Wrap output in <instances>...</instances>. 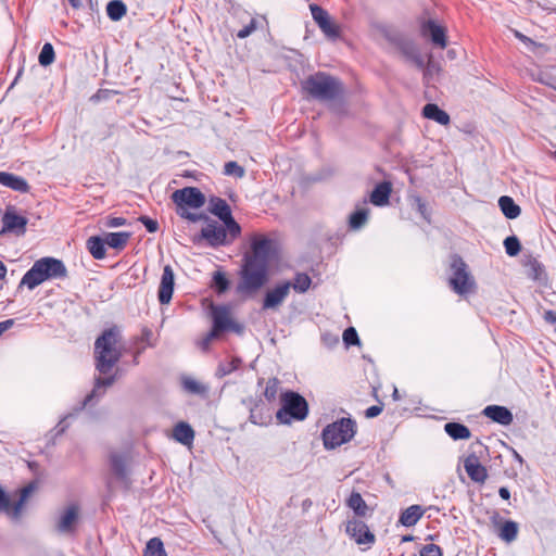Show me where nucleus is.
Instances as JSON below:
<instances>
[{
  "mask_svg": "<svg viewBox=\"0 0 556 556\" xmlns=\"http://www.w3.org/2000/svg\"><path fill=\"white\" fill-rule=\"evenodd\" d=\"M47 280L67 278L68 273L64 263L51 256L41 257L37 261Z\"/></svg>",
  "mask_w": 556,
  "mask_h": 556,
  "instance_id": "nucleus-18",
  "label": "nucleus"
},
{
  "mask_svg": "<svg viewBox=\"0 0 556 556\" xmlns=\"http://www.w3.org/2000/svg\"><path fill=\"white\" fill-rule=\"evenodd\" d=\"M121 339L119 329L114 326L105 329L94 342L96 369L102 374H109L119 362L122 352L116 348Z\"/></svg>",
  "mask_w": 556,
  "mask_h": 556,
  "instance_id": "nucleus-3",
  "label": "nucleus"
},
{
  "mask_svg": "<svg viewBox=\"0 0 556 556\" xmlns=\"http://www.w3.org/2000/svg\"><path fill=\"white\" fill-rule=\"evenodd\" d=\"M525 267H527V276L534 281H542L546 278V273L542 263H540L531 254L525 256Z\"/></svg>",
  "mask_w": 556,
  "mask_h": 556,
  "instance_id": "nucleus-28",
  "label": "nucleus"
},
{
  "mask_svg": "<svg viewBox=\"0 0 556 556\" xmlns=\"http://www.w3.org/2000/svg\"><path fill=\"white\" fill-rule=\"evenodd\" d=\"M229 279L224 271L216 270L213 274L211 288L216 292V294H224L229 289Z\"/></svg>",
  "mask_w": 556,
  "mask_h": 556,
  "instance_id": "nucleus-41",
  "label": "nucleus"
},
{
  "mask_svg": "<svg viewBox=\"0 0 556 556\" xmlns=\"http://www.w3.org/2000/svg\"><path fill=\"white\" fill-rule=\"evenodd\" d=\"M46 280L47 279L43 276L42 269L36 261L33 266L24 274L22 280L20 281L18 288L26 286L29 290H33Z\"/></svg>",
  "mask_w": 556,
  "mask_h": 556,
  "instance_id": "nucleus-25",
  "label": "nucleus"
},
{
  "mask_svg": "<svg viewBox=\"0 0 556 556\" xmlns=\"http://www.w3.org/2000/svg\"><path fill=\"white\" fill-rule=\"evenodd\" d=\"M75 414H70L67 416H65L60 422L59 425L55 427V435H61L62 433L65 432V430L67 429L68 427V424H66V419L70 418V417H73Z\"/></svg>",
  "mask_w": 556,
  "mask_h": 556,
  "instance_id": "nucleus-64",
  "label": "nucleus"
},
{
  "mask_svg": "<svg viewBox=\"0 0 556 556\" xmlns=\"http://www.w3.org/2000/svg\"><path fill=\"white\" fill-rule=\"evenodd\" d=\"M222 333L212 327V329L199 341L198 344L202 351L206 352L210 350L212 341L218 339Z\"/></svg>",
  "mask_w": 556,
  "mask_h": 556,
  "instance_id": "nucleus-55",
  "label": "nucleus"
},
{
  "mask_svg": "<svg viewBox=\"0 0 556 556\" xmlns=\"http://www.w3.org/2000/svg\"><path fill=\"white\" fill-rule=\"evenodd\" d=\"M291 281H281L267 289L262 301V309H278L290 293Z\"/></svg>",
  "mask_w": 556,
  "mask_h": 556,
  "instance_id": "nucleus-12",
  "label": "nucleus"
},
{
  "mask_svg": "<svg viewBox=\"0 0 556 556\" xmlns=\"http://www.w3.org/2000/svg\"><path fill=\"white\" fill-rule=\"evenodd\" d=\"M181 384L185 391L190 394L200 395L203 399H206L210 393V388L206 384H203L193 378L184 377L181 380Z\"/></svg>",
  "mask_w": 556,
  "mask_h": 556,
  "instance_id": "nucleus-33",
  "label": "nucleus"
},
{
  "mask_svg": "<svg viewBox=\"0 0 556 556\" xmlns=\"http://www.w3.org/2000/svg\"><path fill=\"white\" fill-rule=\"evenodd\" d=\"M250 249L242 258L239 293L252 294L263 288L268 281L269 264L278 254L276 242L262 235L251 238Z\"/></svg>",
  "mask_w": 556,
  "mask_h": 556,
  "instance_id": "nucleus-1",
  "label": "nucleus"
},
{
  "mask_svg": "<svg viewBox=\"0 0 556 556\" xmlns=\"http://www.w3.org/2000/svg\"><path fill=\"white\" fill-rule=\"evenodd\" d=\"M281 407L276 413L279 424L289 425L292 420L302 421L308 415V403L294 391H286L280 396Z\"/></svg>",
  "mask_w": 556,
  "mask_h": 556,
  "instance_id": "nucleus-5",
  "label": "nucleus"
},
{
  "mask_svg": "<svg viewBox=\"0 0 556 556\" xmlns=\"http://www.w3.org/2000/svg\"><path fill=\"white\" fill-rule=\"evenodd\" d=\"M79 520V506L76 503L70 504L60 515L55 530L62 534H73Z\"/></svg>",
  "mask_w": 556,
  "mask_h": 556,
  "instance_id": "nucleus-16",
  "label": "nucleus"
},
{
  "mask_svg": "<svg viewBox=\"0 0 556 556\" xmlns=\"http://www.w3.org/2000/svg\"><path fill=\"white\" fill-rule=\"evenodd\" d=\"M242 404L250 410L249 420L257 426H267L273 419L270 408L260 399L248 397L242 400Z\"/></svg>",
  "mask_w": 556,
  "mask_h": 556,
  "instance_id": "nucleus-13",
  "label": "nucleus"
},
{
  "mask_svg": "<svg viewBox=\"0 0 556 556\" xmlns=\"http://www.w3.org/2000/svg\"><path fill=\"white\" fill-rule=\"evenodd\" d=\"M241 364H242V361L239 357H232L230 361L222 362L217 366L215 376L217 378H223L225 376H228L231 372H233L235 370H237L241 366Z\"/></svg>",
  "mask_w": 556,
  "mask_h": 556,
  "instance_id": "nucleus-42",
  "label": "nucleus"
},
{
  "mask_svg": "<svg viewBox=\"0 0 556 556\" xmlns=\"http://www.w3.org/2000/svg\"><path fill=\"white\" fill-rule=\"evenodd\" d=\"M419 556H443V551L439 545L430 543L420 548Z\"/></svg>",
  "mask_w": 556,
  "mask_h": 556,
  "instance_id": "nucleus-56",
  "label": "nucleus"
},
{
  "mask_svg": "<svg viewBox=\"0 0 556 556\" xmlns=\"http://www.w3.org/2000/svg\"><path fill=\"white\" fill-rule=\"evenodd\" d=\"M175 275L170 265H165L159 286L157 298L161 304H168L173 298Z\"/></svg>",
  "mask_w": 556,
  "mask_h": 556,
  "instance_id": "nucleus-19",
  "label": "nucleus"
},
{
  "mask_svg": "<svg viewBox=\"0 0 556 556\" xmlns=\"http://www.w3.org/2000/svg\"><path fill=\"white\" fill-rule=\"evenodd\" d=\"M224 174L242 178L245 174L244 168L235 161H229L224 166Z\"/></svg>",
  "mask_w": 556,
  "mask_h": 556,
  "instance_id": "nucleus-53",
  "label": "nucleus"
},
{
  "mask_svg": "<svg viewBox=\"0 0 556 556\" xmlns=\"http://www.w3.org/2000/svg\"><path fill=\"white\" fill-rule=\"evenodd\" d=\"M357 431L356 421L350 417H342L327 425L321 431V439L326 450H333L350 442Z\"/></svg>",
  "mask_w": 556,
  "mask_h": 556,
  "instance_id": "nucleus-4",
  "label": "nucleus"
},
{
  "mask_svg": "<svg viewBox=\"0 0 556 556\" xmlns=\"http://www.w3.org/2000/svg\"><path fill=\"white\" fill-rule=\"evenodd\" d=\"M444 431L455 441L468 440L471 437L469 428L456 421L446 422L444 425Z\"/></svg>",
  "mask_w": 556,
  "mask_h": 556,
  "instance_id": "nucleus-32",
  "label": "nucleus"
},
{
  "mask_svg": "<svg viewBox=\"0 0 556 556\" xmlns=\"http://www.w3.org/2000/svg\"><path fill=\"white\" fill-rule=\"evenodd\" d=\"M176 214L180 218L187 219L191 223H197V222L203 220L207 224L208 220H211V218L204 213H191L185 208H176Z\"/></svg>",
  "mask_w": 556,
  "mask_h": 556,
  "instance_id": "nucleus-50",
  "label": "nucleus"
},
{
  "mask_svg": "<svg viewBox=\"0 0 556 556\" xmlns=\"http://www.w3.org/2000/svg\"><path fill=\"white\" fill-rule=\"evenodd\" d=\"M115 375L105 378L97 377L94 380L93 389L89 394L86 395V397L81 401L79 406L75 408V414L79 413L86 406L90 405L93 399L101 397L105 392V388L111 387L115 382Z\"/></svg>",
  "mask_w": 556,
  "mask_h": 556,
  "instance_id": "nucleus-20",
  "label": "nucleus"
},
{
  "mask_svg": "<svg viewBox=\"0 0 556 556\" xmlns=\"http://www.w3.org/2000/svg\"><path fill=\"white\" fill-rule=\"evenodd\" d=\"M420 34L422 37L429 38L434 46L441 49H444L447 45L445 28L433 20L420 23Z\"/></svg>",
  "mask_w": 556,
  "mask_h": 556,
  "instance_id": "nucleus-17",
  "label": "nucleus"
},
{
  "mask_svg": "<svg viewBox=\"0 0 556 556\" xmlns=\"http://www.w3.org/2000/svg\"><path fill=\"white\" fill-rule=\"evenodd\" d=\"M256 28V21L252 18L248 25H245L242 29L237 33V37L240 39H244L249 37Z\"/></svg>",
  "mask_w": 556,
  "mask_h": 556,
  "instance_id": "nucleus-59",
  "label": "nucleus"
},
{
  "mask_svg": "<svg viewBox=\"0 0 556 556\" xmlns=\"http://www.w3.org/2000/svg\"><path fill=\"white\" fill-rule=\"evenodd\" d=\"M279 389V380L277 378H271L267 381L264 396L268 402H273L276 400L277 393Z\"/></svg>",
  "mask_w": 556,
  "mask_h": 556,
  "instance_id": "nucleus-54",
  "label": "nucleus"
},
{
  "mask_svg": "<svg viewBox=\"0 0 556 556\" xmlns=\"http://www.w3.org/2000/svg\"><path fill=\"white\" fill-rule=\"evenodd\" d=\"M498 206H500L502 213L504 214V216L508 219H515L521 213L520 206L518 204H516L515 201L513 200V198H510L508 195H502L498 199Z\"/></svg>",
  "mask_w": 556,
  "mask_h": 556,
  "instance_id": "nucleus-34",
  "label": "nucleus"
},
{
  "mask_svg": "<svg viewBox=\"0 0 556 556\" xmlns=\"http://www.w3.org/2000/svg\"><path fill=\"white\" fill-rule=\"evenodd\" d=\"M493 523L498 527L497 535L504 542L510 543L518 535V523L513 520H503L497 515L493 517Z\"/></svg>",
  "mask_w": 556,
  "mask_h": 556,
  "instance_id": "nucleus-22",
  "label": "nucleus"
},
{
  "mask_svg": "<svg viewBox=\"0 0 556 556\" xmlns=\"http://www.w3.org/2000/svg\"><path fill=\"white\" fill-rule=\"evenodd\" d=\"M450 268L452 275L448 282L454 292L464 295L475 290L476 281L468 269V265L460 255L453 254L451 256Z\"/></svg>",
  "mask_w": 556,
  "mask_h": 556,
  "instance_id": "nucleus-6",
  "label": "nucleus"
},
{
  "mask_svg": "<svg viewBox=\"0 0 556 556\" xmlns=\"http://www.w3.org/2000/svg\"><path fill=\"white\" fill-rule=\"evenodd\" d=\"M382 412V406L381 405H372L370 407H368L366 410H365V416L367 418H375L377 417L378 415H380Z\"/></svg>",
  "mask_w": 556,
  "mask_h": 556,
  "instance_id": "nucleus-62",
  "label": "nucleus"
},
{
  "mask_svg": "<svg viewBox=\"0 0 556 556\" xmlns=\"http://www.w3.org/2000/svg\"><path fill=\"white\" fill-rule=\"evenodd\" d=\"M38 484L36 481L29 482L27 485L20 490L18 500L15 501V514H22L23 507L31 495V493L37 489Z\"/></svg>",
  "mask_w": 556,
  "mask_h": 556,
  "instance_id": "nucleus-44",
  "label": "nucleus"
},
{
  "mask_svg": "<svg viewBox=\"0 0 556 556\" xmlns=\"http://www.w3.org/2000/svg\"><path fill=\"white\" fill-rule=\"evenodd\" d=\"M478 447L479 451H473L468 454V456L464 459V468L468 475V477L477 483H484L488 479V470L484 466L480 464L479 456L483 451H486L488 447L483 445L480 441L471 444V448Z\"/></svg>",
  "mask_w": 556,
  "mask_h": 556,
  "instance_id": "nucleus-11",
  "label": "nucleus"
},
{
  "mask_svg": "<svg viewBox=\"0 0 556 556\" xmlns=\"http://www.w3.org/2000/svg\"><path fill=\"white\" fill-rule=\"evenodd\" d=\"M342 340L346 348L361 344L358 333L354 327H349L343 331Z\"/></svg>",
  "mask_w": 556,
  "mask_h": 556,
  "instance_id": "nucleus-51",
  "label": "nucleus"
},
{
  "mask_svg": "<svg viewBox=\"0 0 556 556\" xmlns=\"http://www.w3.org/2000/svg\"><path fill=\"white\" fill-rule=\"evenodd\" d=\"M392 191L391 184L382 181L378 184L370 193V202L376 206H383L389 203Z\"/></svg>",
  "mask_w": 556,
  "mask_h": 556,
  "instance_id": "nucleus-29",
  "label": "nucleus"
},
{
  "mask_svg": "<svg viewBox=\"0 0 556 556\" xmlns=\"http://www.w3.org/2000/svg\"><path fill=\"white\" fill-rule=\"evenodd\" d=\"M194 430L185 421H179L173 429V438L187 446H190L194 440Z\"/></svg>",
  "mask_w": 556,
  "mask_h": 556,
  "instance_id": "nucleus-27",
  "label": "nucleus"
},
{
  "mask_svg": "<svg viewBox=\"0 0 556 556\" xmlns=\"http://www.w3.org/2000/svg\"><path fill=\"white\" fill-rule=\"evenodd\" d=\"M503 244L508 256H516L521 251L520 240L515 235L505 238Z\"/></svg>",
  "mask_w": 556,
  "mask_h": 556,
  "instance_id": "nucleus-49",
  "label": "nucleus"
},
{
  "mask_svg": "<svg viewBox=\"0 0 556 556\" xmlns=\"http://www.w3.org/2000/svg\"><path fill=\"white\" fill-rule=\"evenodd\" d=\"M482 414L502 426H508L514 420L513 413L507 407L501 405H489L482 410Z\"/></svg>",
  "mask_w": 556,
  "mask_h": 556,
  "instance_id": "nucleus-21",
  "label": "nucleus"
},
{
  "mask_svg": "<svg viewBox=\"0 0 556 556\" xmlns=\"http://www.w3.org/2000/svg\"><path fill=\"white\" fill-rule=\"evenodd\" d=\"M208 204V211L219 218L232 238H238L241 235V226L233 218L231 208L226 200L213 195L210 198Z\"/></svg>",
  "mask_w": 556,
  "mask_h": 556,
  "instance_id": "nucleus-7",
  "label": "nucleus"
},
{
  "mask_svg": "<svg viewBox=\"0 0 556 556\" xmlns=\"http://www.w3.org/2000/svg\"><path fill=\"white\" fill-rule=\"evenodd\" d=\"M311 285L312 279L306 273H296L293 282H291V288L299 293H304L309 289Z\"/></svg>",
  "mask_w": 556,
  "mask_h": 556,
  "instance_id": "nucleus-45",
  "label": "nucleus"
},
{
  "mask_svg": "<svg viewBox=\"0 0 556 556\" xmlns=\"http://www.w3.org/2000/svg\"><path fill=\"white\" fill-rule=\"evenodd\" d=\"M345 532L359 545L372 544L376 541V536L369 530V527L357 518H353L346 522Z\"/></svg>",
  "mask_w": 556,
  "mask_h": 556,
  "instance_id": "nucleus-15",
  "label": "nucleus"
},
{
  "mask_svg": "<svg viewBox=\"0 0 556 556\" xmlns=\"http://www.w3.org/2000/svg\"><path fill=\"white\" fill-rule=\"evenodd\" d=\"M87 249L96 260H103L106 255L105 240L100 236H92L87 240Z\"/></svg>",
  "mask_w": 556,
  "mask_h": 556,
  "instance_id": "nucleus-35",
  "label": "nucleus"
},
{
  "mask_svg": "<svg viewBox=\"0 0 556 556\" xmlns=\"http://www.w3.org/2000/svg\"><path fill=\"white\" fill-rule=\"evenodd\" d=\"M369 208L358 207L349 217V227L353 230L361 229L368 219Z\"/></svg>",
  "mask_w": 556,
  "mask_h": 556,
  "instance_id": "nucleus-39",
  "label": "nucleus"
},
{
  "mask_svg": "<svg viewBox=\"0 0 556 556\" xmlns=\"http://www.w3.org/2000/svg\"><path fill=\"white\" fill-rule=\"evenodd\" d=\"M38 484L36 481L29 482L27 485L20 490L18 500L15 501V514H22L23 507L31 495V493L37 489Z\"/></svg>",
  "mask_w": 556,
  "mask_h": 556,
  "instance_id": "nucleus-43",
  "label": "nucleus"
},
{
  "mask_svg": "<svg viewBox=\"0 0 556 556\" xmlns=\"http://www.w3.org/2000/svg\"><path fill=\"white\" fill-rule=\"evenodd\" d=\"M143 556H167L162 540L160 538L150 539Z\"/></svg>",
  "mask_w": 556,
  "mask_h": 556,
  "instance_id": "nucleus-46",
  "label": "nucleus"
},
{
  "mask_svg": "<svg viewBox=\"0 0 556 556\" xmlns=\"http://www.w3.org/2000/svg\"><path fill=\"white\" fill-rule=\"evenodd\" d=\"M539 81L556 90V78L547 73L540 74Z\"/></svg>",
  "mask_w": 556,
  "mask_h": 556,
  "instance_id": "nucleus-60",
  "label": "nucleus"
},
{
  "mask_svg": "<svg viewBox=\"0 0 556 556\" xmlns=\"http://www.w3.org/2000/svg\"><path fill=\"white\" fill-rule=\"evenodd\" d=\"M422 116L446 126L450 124V115L435 103H427L422 108Z\"/></svg>",
  "mask_w": 556,
  "mask_h": 556,
  "instance_id": "nucleus-26",
  "label": "nucleus"
},
{
  "mask_svg": "<svg viewBox=\"0 0 556 556\" xmlns=\"http://www.w3.org/2000/svg\"><path fill=\"white\" fill-rule=\"evenodd\" d=\"M75 414H70L67 416H65L60 422L59 425L55 427V435H61L62 433L65 432V430L67 429L68 427V424H66V419L70 418V417H73Z\"/></svg>",
  "mask_w": 556,
  "mask_h": 556,
  "instance_id": "nucleus-63",
  "label": "nucleus"
},
{
  "mask_svg": "<svg viewBox=\"0 0 556 556\" xmlns=\"http://www.w3.org/2000/svg\"><path fill=\"white\" fill-rule=\"evenodd\" d=\"M176 208H200L205 204L204 193L197 187H185L173 192Z\"/></svg>",
  "mask_w": 556,
  "mask_h": 556,
  "instance_id": "nucleus-10",
  "label": "nucleus"
},
{
  "mask_svg": "<svg viewBox=\"0 0 556 556\" xmlns=\"http://www.w3.org/2000/svg\"><path fill=\"white\" fill-rule=\"evenodd\" d=\"M346 505L351 508L357 517H366L370 508L358 492L353 491L346 500Z\"/></svg>",
  "mask_w": 556,
  "mask_h": 556,
  "instance_id": "nucleus-30",
  "label": "nucleus"
},
{
  "mask_svg": "<svg viewBox=\"0 0 556 556\" xmlns=\"http://www.w3.org/2000/svg\"><path fill=\"white\" fill-rule=\"evenodd\" d=\"M309 10L312 17L317 25H320L323 22L330 17L329 13L316 3L309 4Z\"/></svg>",
  "mask_w": 556,
  "mask_h": 556,
  "instance_id": "nucleus-52",
  "label": "nucleus"
},
{
  "mask_svg": "<svg viewBox=\"0 0 556 556\" xmlns=\"http://www.w3.org/2000/svg\"><path fill=\"white\" fill-rule=\"evenodd\" d=\"M28 219L25 216L18 215L14 208L8 207L2 215V228L0 236L8 232L15 233L16 236H24L26 232Z\"/></svg>",
  "mask_w": 556,
  "mask_h": 556,
  "instance_id": "nucleus-14",
  "label": "nucleus"
},
{
  "mask_svg": "<svg viewBox=\"0 0 556 556\" xmlns=\"http://www.w3.org/2000/svg\"><path fill=\"white\" fill-rule=\"evenodd\" d=\"M127 13V7L122 0H111L106 4V14L113 22L121 21Z\"/></svg>",
  "mask_w": 556,
  "mask_h": 556,
  "instance_id": "nucleus-37",
  "label": "nucleus"
},
{
  "mask_svg": "<svg viewBox=\"0 0 556 556\" xmlns=\"http://www.w3.org/2000/svg\"><path fill=\"white\" fill-rule=\"evenodd\" d=\"M0 184L21 193H27L30 189L25 178L8 172H0Z\"/></svg>",
  "mask_w": 556,
  "mask_h": 556,
  "instance_id": "nucleus-24",
  "label": "nucleus"
},
{
  "mask_svg": "<svg viewBox=\"0 0 556 556\" xmlns=\"http://www.w3.org/2000/svg\"><path fill=\"white\" fill-rule=\"evenodd\" d=\"M130 237L131 232L128 231L108 232L105 233L104 240L110 248L115 250H123Z\"/></svg>",
  "mask_w": 556,
  "mask_h": 556,
  "instance_id": "nucleus-36",
  "label": "nucleus"
},
{
  "mask_svg": "<svg viewBox=\"0 0 556 556\" xmlns=\"http://www.w3.org/2000/svg\"><path fill=\"white\" fill-rule=\"evenodd\" d=\"M389 40L396 45L402 54L407 59H409L416 52H418V49L416 48L415 43L412 40H408L401 36L389 37Z\"/></svg>",
  "mask_w": 556,
  "mask_h": 556,
  "instance_id": "nucleus-40",
  "label": "nucleus"
},
{
  "mask_svg": "<svg viewBox=\"0 0 556 556\" xmlns=\"http://www.w3.org/2000/svg\"><path fill=\"white\" fill-rule=\"evenodd\" d=\"M119 93L116 90L111 89H99L91 98L90 100L92 102H101V101H108L112 98V96Z\"/></svg>",
  "mask_w": 556,
  "mask_h": 556,
  "instance_id": "nucleus-57",
  "label": "nucleus"
},
{
  "mask_svg": "<svg viewBox=\"0 0 556 556\" xmlns=\"http://www.w3.org/2000/svg\"><path fill=\"white\" fill-rule=\"evenodd\" d=\"M138 220L146 227L147 231L154 233L159 230V223L147 215L139 216Z\"/></svg>",
  "mask_w": 556,
  "mask_h": 556,
  "instance_id": "nucleus-58",
  "label": "nucleus"
},
{
  "mask_svg": "<svg viewBox=\"0 0 556 556\" xmlns=\"http://www.w3.org/2000/svg\"><path fill=\"white\" fill-rule=\"evenodd\" d=\"M212 327L222 334L227 331L242 334L244 331V326L231 318L230 311L226 305L212 306Z\"/></svg>",
  "mask_w": 556,
  "mask_h": 556,
  "instance_id": "nucleus-9",
  "label": "nucleus"
},
{
  "mask_svg": "<svg viewBox=\"0 0 556 556\" xmlns=\"http://www.w3.org/2000/svg\"><path fill=\"white\" fill-rule=\"evenodd\" d=\"M55 60L54 48L50 42H46L38 56V62L41 66L47 67Z\"/></svg>",
  "mask_w": 556,
  "mask_h": 556,
  "instance_id": "nucleus-47",
  "label": "nucleus"
},
{
  "mask_svg": "<svg viewBox=\"0 0 556 556\" xmlns=\"http://www.w3.org/2000/svg\"><path fill=\"white\" fill-rule=\"evenodd\" d=\"M0 511L12 519H18L21 514H15V502H12L10 494L0 485Z\"/></svg>",
  "mask_w": 556,
  "mask_h": 556,
  "instance_id": "nucleus-38",
  "label": "nucleus"
},
{
  "mask_svg": "<svg viewBox=\"0 0 556 556\" xmlns=\"http://www.w3.org/2000/svg\"><path fill=\"white\" fill-rule=\"evenodd\" d=\"M425 510L420 505H412L401 513L399 521L405 527L415 526L422 517Z\"/></svg>",
  "mask_w": 556,
  "mask_h": 556,
  "instance_id": "nucleus-31",
  "label": "nucleus"
},
{
  "mask_svg": "<svg viewBox=\"0 0 556 556\" xmlns=\"http://www.w3.org/2000/svg\"><path fill=\"white\" fill-rule=\"evenodd\" d=\"M199 237L200 239L205 240L212 248L228 245L237 239L231 237L224 224L220 225L214 219L208 220V223L201 229Z\"/></svg>",
  "mask_w": 556,
  "mask_h": 556,
  "instance_id": "nucleus-8",
  "label": "nucleus"
},
{
  "mask_svg": "<svg viewBox=\"0 0 556 556\" xmlns=\"http://www.w3.org/2000/svg\"><path fill=\"white\" fill-rule=\"evenodd\" d=\"M318 27L331 40L338 39L341 35L340 27L330 17L318 25Z\"/></svg>",
  "mask_w": 556,
  "mask_h": 556,
  "instance_id": "nucleus-48",
  "label": "nucleus"
},
{
  "mask_svg": "<svg viewBox=\"0 0 556 556\" xmlns=\"http://www.w3.org/2000/svg\"><path fill=\"white\" fill-rule=\"evenodd\" d=\"M126 224H127V219L124 217H109L105 223V226L115 228V227L124 226Z\"/></svg>",
  "mask_w": 556,
  "mask_h": 556,
  "instance_id": "nucleus-61",
  "label": "nucleus"
},
{
  "mask_svg": "<svg viewBox=\"0 0 556 556\" xmlns=\"http://www.w3.org/2000/svg\"><path fill=\"white\" fill-rule=\"evenodd\" d=\"M302 89L309 99L319 102H332L343 98V83L326 72H317L302 81Z\"/></svg>",
  "mask_w": 556,
  "mask_h": 556,
  "instance_id": "nucleus-2",
  "label": "nucleus"
},
{
  "mask_svg": "<svg viewBox=\"0 0 556 556\" xmlns=\"http://www.w3.org/2000/svg\"><path fill=\"white\" fill-rule=\"evenodd\" d=\"M110 467L115 478L126 485L129 484L127 460L123 454L112 453L110 455Z\"/></svg>",
  "mask_w": 556,
  "mask_h": 556,
  "instance_id": "nucleus-23",
  "label": "nucleus"
}]
</instances>
